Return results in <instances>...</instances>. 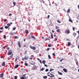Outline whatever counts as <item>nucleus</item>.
<instances>
[{"label":"nucleus","instance_id":"nucleus-17","mask_svg":"<svg viewBox=\"0 0 79 79\" xmlns=\"http://www.w3.org/2000/svg\"><path fill=\"white\" fill-rule=\"evenodd\" d=\"M24 58L25 60H28V59H29V57H28V56H25L24 57Z\"/></svg>","mask_w":79,"mask_h":79},{"label":"nucleus","instance_id":"nucleus-35","mask_svg":"<svg viewBox=\"0 0 79 79\" xmlns=\"http://www.w3.org/2000/svg\"><path fill=\"white\" fill-rule=\"evenodd\" d=\"M48 58L49 59H51V56H50V55H48Z\"/></svg>","mask_w":79,"mask_h":79},{"label":"nucleus","instance_id":"nucleus-26","mask_svg":"<svg viewBox=\"0 0 79 79\" xmlns=\"http://www.w3.org/2000/svg\"><path fill=\"white\" fill-rule=\"evenodd\" d=\"M27 44H23V47H27Z\"/></svg>","mask_w":79,"mask_h":79},{"label":"nucleus","instance_id":"nucleus-9","mask_svg":"<svg viewBox=\"0 0 79 79\" xmlns=\"http://www.w3.org/2000/svg\"><path fill=\"white\" fill-rule=\"evenodd\" d=\"M69 21L70 22V23H73V20H72L71 19V18H70V17H69Z\"/></svg>","mask_w":79,"mask_h":79},{"label":"nucleus","instance_id":"nucleus-38","mask_svg":"<svg viewBox=\"0 0 79 79\" xmlns=\"http://www.w3.org/2000/svg\"><path fill=\"white\" fill-rule=\"evenodd\" d=\"M64 60V59L62 58L61 60H60V62H62V61L63 60Z\"/></svg>","mask_w":79,"mask_h":79},{"label":"nucleus","instance_id":"nucleus-5","mask_svg":"<svg viewBox=\"0 0 79 79\" xmlns=\"http://www.w3.org/2000/svg\"><path fill=\"white\" fill-rule=\"evenodd\" d=\"M50 74L52 76H51L50 75H48V76L50 77H55V76H54V75L52 74V73H50Z\"/></svg>","mask_w":79,"mask_h":79},{"label":"nucleus","instance_id":"nucleus-21","mask_svg":"<svg viewBox=\"0 0 79 79\" xmlns=\"http://www.w3.org/2000/svg\"><path fill=\"white\" fill-rule=\"evenodd\" d=\"M31 64V65H34V64H35V62H34L32 61Z\"/></svg>","mask_w":79,"mask_h":79},{"label":"nucleus","instance_id":"nucleus-48","mask_svg":"<svg viewBox=\"0 0 79 79\" xmlns=\"http://www.w3.org/2000/svg\"><path fill=\"white\" fill-rule=\"evenodd\" d=\"M18 36H15V39H18Z\"/></svg>","mask_w":79,"mask_h":79},{"label":"nucleus","instance_id":"nucleus-4","mask_svg":"<svg viewBox=\"0 0 79 79\" xmlns=\"http://www.w3.org/2000/svg\"><path fill=\"white\" fill-rule=\"evenodd\" d=\"M65 32V33H67V34H69L70 33V31L68 29L66 30Z\"/></svg>","mask_w":79,"mask_h":79},{"label":"nucleus","instance_id":"nucleus-8","mask_svg":"<svg viewBox=\"0 0 79 79\" xmlns=\"http://www.w3.org/2000/svg\"><path fill=\"white\" fill-rule=\"evenodd\" d=\"M13 24V23H12V22H10V23H7V26H11V24Z\"/></svg>","mask_w":79,"mask_h":79},{"label":"nucleus","instance_id":"nucleus-51","mask_svg":"<svg viewBox=\"0 0 79 79\" xmlns=\"http://www.w3.org/2000/svg\"><path fill=\"white\" fill-rule=\"evenodd\" d=\"M49 74H50V72H49L47 73V75L48 76V75H48Z\"/></svg>","mask_w":79,"mask_h":79},{"label":"nucleus","instance_id":"nucleus-12","mask_svg":"<svg viewBox=\"0 0 79 79\" xmlns=\"http://www.w3.org/2000/svg\"><path fill=\"white\" fill-rule=\"evenodd\" d=\"M13 54H11V55L9 56V59H11L12 58H13Z\"/></svg>","mask_w":79,"mask_h":79},{"label":"nucleus","instance_id":"nucleus-64","mask_svg":"<svg viewBox=\"0 0 79 79\" xmlns=\"http://www.w3.org/2000/svg\"><path fill=\"white\" fill-rule=\"evenodd\" d=\"M78 9H79V5H78Z\"/></svg>","mask_w":79,"mask_h":79},{"label":"nucleus","instance_id":"nucleus-11","mask_svg":"<svg viewBox=\"0 0 79 79\" xmlns=\"http://www.w3.org/2000/svg\"><path fill=\"white\" fill-rule=\"evenodd\" d=\"M34 56V55H31V57L29 58V60H32L33 59V57Z\"/></svg>","mask_w":79,"mask_h":79},{"label":"nucleus","instance_id":"nucleus-37","mask_svg":"<svg viewBox=\"0 0 79 79\" xmlns=\"http://www.w3.org/2000/svg\"><path fill=\"white\" fill-rule=\"evenodd\" d=\"M9 27L7 26H6L5 27V29H8Z\"/></svg>","mask_w":79,"mask_h":79},{"label":"nucleus","instance_id":"nucleus-50","mask_svg":"<svg viewBox=\"0 0 79 79\" xmlns=\"http://www.w3.org/2000/svg\"><path fill=\"white\" fill-rule=\"evenodd\" d=\"M13 29L14 31H15V30L16 29V27H13Z\"/></svg>","mask_w":79,"mask_h":79},{"label":"nucleus","instance_id":"nucleus-39","mask_svg":"<svg viewBox=\"0 0 79 79\" xmlns=\"http://www.w3.org/2000/svg\"><path fill=\"white\" fill-rule=\"evenodd\" d=\"M3 38L5 39H6V35H3Z\"/></svg>","mask_w":79,"mask_h":79},{"label":"nucleus","instance_id":"nucleus-41","mask_svg":"<svg viewBox=\"0 0 79 79\" xmlns=\"http://www.w3.org/2000/svg\"><path fill=\"white\" fill-rule=\"evenodd\" d=\"M59 29V27L57 26H56V29Z\"/></svg>","mask_w":79,"mask_h":79},{"label":"nucleus","instance_id":"nucleus-1","mask_svg":"<svg viewBox=\"0 0 79 79\" xmlns=\"http://www.w3.org/2000/svg\"><path fill=\"white\" fill-rule=\"evenodd\" d=\"M26 74H24L23 75V77H21L20 78V79H27L28 78V76H26Z\"/></svg>","mask_w":79,"mask_h":79},{"label":"nucleus","instance_id":"nucleus-20","mask_svg":"<svg viewBox=\"0 0 79 79\" xmlns=\"http://www.w3.org/2000/svg\"><path fill=\"white\" fill-rule=\"evenodd\" d=\"M14 34H16V33H12V32H10V35H14Z\"/></svg>","mask_w":79,"mask_h":79},{"label":"nucleus","instance_id":"nucleus-36","mask_svg":"<svg viewBox=\"0 0 79 79\" xmlns=\"http://www.w3.org/2000/svg\"><path fill=\"white\" fill-rule=\"evenodd\" d=\"M24 64L25 66H28V64L27 63H25Z\"/></svg>","mask_w":79,"mask_h":79},{"label":"nucleus","instance_id":"nucleus-45","mask_svg":"<svg viewBox=\"0 0 79 79\" xmlns=\"http://www.w3.org/2000/svg\"><path fill=\"white\" fill-rule=\"evenodd\" d=\"M17 77H17V76H15V77L14 79H17Z\"/></svg>","mask_w":79,"mask_h":79},{"label":"nucleus","instance_id":"nucleus-54","mask_svg":"<svg viewBox=\"0 0 79 79\" xmlns=\"http://www.w3.org/2000/svg\"><path fill=\"white\" fill-rule=\"evenodd\" d=\"M42 1L43 3L44 4V3H45V2L44 1V0H42Z\"/></svg>","mask_w":79,"mask_h":79},{"label":"nucleus","instance_id":"nucleus-28","mask_svg":"<svg viewBox=\"0 0 79 79\" xmlns=\"http://www.w3.org/2000/svg\"><path fill=\"white\" fill-rule=\"evenodd\" d=\"M25 32H26V34H28L29 33V31H28L27 30H25Z\"/></svg>","mask_w":79,"mask_h":79},{"label":"nucleus","instance_id":"nucleus-57","mask_svg":"<svg viewBox=\"0 0 79 79\" xmlns=\"http://www.w3.org/2000/svg\"><path fill=\"white\" fill-rule=\"evenodd\" d=\"M50 50V48H48L47 49V51H48Z\"/></svg>","mask_w":79,"mask_h":79},{"label":"nucleus","instance_id":"nucleus-47","mask_svg":"<svg viewBox=\"0 0 79 79\" xmlns=\"http://www.w3.org/2000/svg\"><path fill=\"white\" fill-rule=\"evenodd\" d=\"M9 16H12V14H11V13L9 15Z\"/></svg>","mask_w":79,"mask_h":79},{"label":"nucleus","instance_id":"nucleus-24","mask_svg":"<svg viewBox=\"0 0 79 79\" xmlns=\"http://www.w3.org/2000/svg\"><path fill=\"white\" fill-rule=\"evenodd\" d=\"M18 60H19V57L18 56L16 57L15 58V61H16Z\"/></svg>","mask_w":79,"mask_h":79},{"label":"nucleus","instance_id":"nucleus-34","mask_svg":"<svg viewBox=\"0 0 79 79\" xmlns=\"http://www.w3.org/2000/svg\"><path fill=\"white\" fill-rule=\"evenodd\" d=\"M52 46V45L50 44H48V47H51V46Z\"/></svg>","mask_w":79,"mask_h":79},{"label":"nucleus","instance_id":"nucleus-6","mask_svg":"<svg viewBox=\"0 0 79 79\" xmlns=\"http://www.w3.org/2000/svg\"><path fill=\"white\" fill-rule=\"evenodd\" d=\"M17 43L19 46V48H21V45L20 42L19 41L17 42Z\"/></svg>","mask_w":79,"mask_h":79},{"label":"nucleus","instance_id":"nucleus-56","mask_svg":"<svg viewBox=\"0 0 79 79\" xmlns=\"http://www.w3.org/2000/svg\"><path fill=\"white\" fill-rule=\"evenodd\" d=\"M49 17H50V15H48L47 17L48 19V18H49Z\"/></svg>","mask_w":79,"mask_h":79},{"label":"nucleus","instance_id":"nucleus-7","mask_svg":"<svg viewBox=\"0 0 79 79\" xmlns=\"http://www.w3.org/2000/svg\"><path fill=\"white\" fill-rule=\"evenodd\" d=\"M3 76H4V74H3V73H1L0 75V77H1V78H3Z\"/></svg>","mask_w":79,"mask_h":79},{"label":"nucleus","instance_id":"nucleus-3","mask_svg":"<svg viewBox=\"0 0 79 79\" xmlns=\"http://www.w3.org/2000/svg\"><path fill=\"white\" fill-rule=\"evenodd\" d=\"M30 48H31V49H32V50H35L36 48H35V47L34 46L32 47V46L31 45L30 46Z\"/></svg>","mask_w":79,"mask_h":79},{"label":"nucleus","instance_id":"nucleus-18","mask_svg":"<svg viewBox=\"0 0 79 79\" xmlns=\"http://www.w3.org/2000/svg\"><path fill=\"white\" fill-rule=\"evenodd\" d=\"M50 33L51 34V39H53V34L51 32Z\"/></svg>","mask_w":79,"mask_h":79},{"label":"nucleus","instance_id":"nucleus-53","mask_svg":"<svg viewBox=\"0 0 79 79\" xmlns=\"http://www.w3.org/2000/svg\"><path fill=\"white\" fill-rule=\"evenodd\" d=\"M7 50H10V48H9V47L7 48Z\"/></svg>","mask_w":79,"mask_h":79},{"label":"nucleus","instance_id":"nucleus-15","mask_svg":"<svg viewBox=\"0 0 79 79\" xmlns=\"http://www.w3.org/2000/svg\"><path fill=\"white\" fill-rule=\"evenodd\" d=\"M19 66V65L18 64H16V65H15V69L17 68H18Z\"/></svg>","mask_w":79,"mask_h":79},{"label":"nucleus","instance_id":"nucleus-44","mask_svg":"<svg viewBox=\"0 0 79 79\" xmlns=\"http://www.w3.org/2000/svg\"><path fill=\"white\" fill-rule=\"evenodd\" d=\"M4 22H6V21H7V19H5L4 20Z\"/></svg>","mask_w":79,"mask_h":79},{"label":"nucleus","instance_id":"nucleus-19","mask_svg":"<svg viewBox=\"0 0 79 79\" xmlns=\"http://www.w3.org/2000/svg\"><path fill=\"white\" fill-rule=\"evenodd\" d=\"M58 74H59V75H63V73H62L60 72L59 71L58 72Z\"/></svg>","mask_w":79,"mask_h":79},{"label":"nucleus","instance_id":"nucleus-62","mask_svg":"<svg viewBox=\"0 0 79 79\" xmlns=\"http://www.w3.org/2000/svg\"><path fill=\"white\" fill-rule=\"evenodd\" d=\"M52 32H53V33H54V31L52 30Z\"/></svg>","mask_w":79,"mask_h":79},{"label":"nucleus","instance_id":"nucleus-46","mask_svg":"<svg viewBox=\"0 0 79 79\" xmlns=\"http://www.w3.org/2000/svg\"><path fill=\"white\" fill-rule=\"evenodd\" d=\"M46 72H47V71H48V69H47L45 70Z\"/></svg>","mask_w":79,"mask_h":79},{"label":"nucleus","instance_id":"nucleus-22","mask_svg":"<svg viewBox=\"0 0 79 79\" xmlns=\"http://www.w3.org/2000/svg\"><path fill=\"white\" fill-rule=\"evenodd\" d=\"M46 62V61H45V60H44L42 61V63H43V64H45Z\"/></svg>","mask_w":79,"mask_h":79},{"label":"nucleus","instance_id":"nucleus-25","mask_svg":"<svg viewBox=\"0 0 79 79\" xmlns=\"http://www.w3.org/2000/svg\"><path fill=\"white\" fill-rule=\"evenodd\" d=\"M43 78L44 79H47V76H44L43 77Z\"/></svg>","mask_w":79,"mask_h":79},{"label":"nucleus","instance_id":"nucleus-59","mask_svg":"<svg viewBox=\"0 0 79 79\" xmlns=\"http://www.w3.org/2000/svg\"><path fill=\"white\" fill-rule=\"evenodd\" d=\"M77 33H78V34H79V30L78 31H77Z\"/></svg>","mask_w":79,"mask_h":79},{"label":"nucleus","instance_id":"nucleus-42","mask_svg":"<svg viewBox=\"0 0 79 79\" xmlns=\"http://www.w3.org/2000/svg\"><path fill=\"white\" fill-rule=\"evenodd\" d=\"M57 22L58 23H61V22H60V20H57Z\"/></svg>","mask_w":79,"mask_h":79},{"label":"nucleus","instance_id":"nucleus-10","mask_svg":"<svg viewBox=\"0 0 79 79\" xmlns=\"http://www.w3.org/2000/svg\"><path fill=\"white\" fill-rule=\"evenodd\" d=\"M2 66H5V62H3L2 64Z\"/></svg>","mask_w":79,"mask_h":79},{"label":"nucleus","instance_id":"nucleus-29","mask_svg":"<svg viewBox=\"0 0 79 79\" xmlns=\"http://www.w3.org/2000/svg\"><path fill=\"white\" fill-rule=\"evenodd\" d=\"M53 70H54V69H50L49 72H51V71H53Z\"/></svg>","mask_w":79,"mask_h":79},{"label":"nucleus","instance_id":"nucleus-23","mask_svg":"<svg viewBox=\"0 0 79 79\" xmlns=\"http://www.w3.org/2000/svg\"><path fill=\"white\" fill-rule=\"evenodd\" d=\"M45 69V68H42L41 69H40V71H43Z\"/></svg>","mask_w":79,"mask_h":79},{"label":"nucleus","instance_id":"nucleus-40","mask_svg":"<svg viewBox=\"0 0 79 79\" xmlns=\"http://www.w3.org/2000/svg\"><path fill=\"white\" fill-rule=\"evenodd\" d=\"M56 31L57 32H60V30L59 29H58Z\"/></svg>","mask_w":79,"mask_h":79},{"label":"nucleus","instance_id":"nucleus-63","mask_svg":"<svg viewBox=\"0 0 79 79\" xmlns=\"http://www.w3.org/2000/svg\"><path fill=\"white\" fill-rule=\"evenodd\" d=\"M0 29L2 30V29H3V28H2V27H0Z\"/></svg>","mask_w":79,"mask_h":79},{"label":"nucleus","instance_id":"nucleus-55","mask_svg":"<svg viewBox=\"0 0 79 79\" xmlns=\"http://www.w3.org/2000/svg\"><path fill=\"white\" fill-rule=\"evenodd\" d=\"M52 55H53V56H55V53H53L52 54Z\"/></svg>","mask_w":79,"mask_h":79},{"label":"nucleus","instance_id":"nucleus-31","mask_svg":"<svg viewBox=\"0 0 79 79\" xmlns=\"http://www.w3.org/2000/svg\"><path fill=\"white\" fill-rule=\"evenodd\" d=\"M73 35L74 37H76V33H73Z\"/></svg>","mask_w":79,"mask_h":79},{"label":"nucleus","instance_id":"nucleus-32","mask_svg":"<svg viewBox=\"0 0 79 79\" xmlns=\"http://www.w3.org/2000/svg\"><path fill=\"white\" fill-rule=\"evenodd\" d=\"M49 40V38H46L44 40L45 41H46V40Z\"/></svg>","mask_w":79,"mask_h":79},{"label":"nucleus","instance_id":"nucleus-30","mask_svg":"<svg viewBox=\"0 0 79 79\" xmlns=\"http://www.w3.org/2000/svg\"><path fill=\"white\" fill-rule=\"evenodd\" d=\"M70 10H70L69 9H68V10H67V12L68 13H69V12H70Z\"/></svg>","mask_w":79,"mask_h":79},{"label":"nucleus","instance_id":"nucleus-14","mask_svg":"<svg viewBox=\"0 0 79 79\" xmlns=\"http://www.w3.org/2000/svg\"><path fill=\"white\" fill-rule=\"evenodd\" d=\"M68 45H67L68 47H69V46H70V45H71V43L70 42H68Z\"/></svg>","mask_w":79,"mask_h":79},{"label":"nucleus","instance_id":"nucleus-61","mask_svg":"<svg viewBox=\"0 0 79 79\" xmlns=\"http://www.w3.org/2000/svg\"><path fill=\"white\" fill-rule=\"evenodd\" d=\"M56 40H57V38H55V41H56Z\"/></svg>","mask_w":79,"mask_h":79},{"label":"nucleus","instance_id":"nucleus-2","mask_svg":"<svg viewBox=\"0 0 79 79\" xmlns=\"http://www.w3.org/2000/svg\"><path fill=\"white\" fill-rule=\"evenodd\" d=\"M12 54V50H10L8 51L7 55H11Z\"/></svg>","mask_w":79,"mask_h":79},{"label":"nucleus","instance_id":"nucleus-27","mask_svg":"<svg viewBox=\"0 0 79 79\" xmlns=\"http://www.w3.org/2000/svg\"><path fill=\"white\" fill-rule=\"evenodd\" d=\"M31 37L32 39H35V37L33 35H31Z\"/></svg>","mask_w":79,"mask_h":79},{"label":"nucleus","instance_id":"nucleus-60","mask_svg":"<svg viewBox=\"0 0 79 79\" xmlns=\"http://www.w3.org/2000/svg\"><path fill=\"white\" fill-rule=\"evenodd\" d=\"M67 40H68V41H69V39H66Z\"/></svg>","mask_w":79,"mask_h":79},{"label":"nucleus","instance_id":"nucleus-16","mask_svg":"<svg viewBox=\"0 0 79 79\" xmlns=\"http://www.w3.org/2000/svg\"><path fill=\"white\" fill-rule=\"evenodd\" d=\"M63 70L64 71V72H65V73H67V70L66 69H63Z\"/></svg>","mask_w":79,"mask_h":79},{"label":"nucleus","instance_id":"nucleus-58","mask_svg":"<svg viewBox=\"0 0 79 79\" xmlns=\"http://www.w3.org/2000/svg\"><path fill=\"white\" fill-rule=\"evenodd\" d=\"M25 60V58H24V57L22 59V60Z\"/></svg>","mask_w":79,"mask_h":79},{"label":"nucleus","instance_id":"nucleus-13","mask_svg":"<svg viewBox=\"0 0 79 79\" xmlns=\"http://www.w3.org/2000/svg\"><path fill=\"white\" fill-rule=\"evenodd\" d=\"M37 60H38L39 61L40 63V64H42V61L40 60L38 58H37Z\"/></svg>","mask_w":79,"mask_h":79},{"label":"nucleus","instance_id":"nucleus-33","mask_svg":"<svg viewBox=\"0 0 79 79\" xmlns=\"http://www.w3.org/2000/svg\"><path fill=\"white\" fill-rule=\"evenodd\" d=\"M13 4L14 5V6H15L16 5V3L13 2Z\"/></svg>","mask_w":79,"mask_h":79},{"label":"nucleus","instance_id":"nucleus-52","mask_svg":"<svg viewBox=\"0 0 79 79\" xmlns=\"http://www.w3.org/2000/svg\"><path fill=\"white\" fill-rule=\"evenodd\" d=\"M44 64V66H45L46 67H48V66H47V65H46L45 64Z\"/></svg>","mask_w":79,"mask_h":79},{"label":"nucleus","instance_id":"nucleus-43","mask_svg":"<svg viewBox=\"0 0 79 79\" xmlns=\"http://www.w3.org/2000/svg\"><path fill=\"white\" fill-rule=\"evenodd\" d=\"M6 48V46H4L2 47V48L5 49Z\"/></svg>","mask_w":79,"mask_h":79},{"label":"nucleus","instance_id":"nucleus-49","mask_svg":"<svg viewBox=\"0 0 79 79\" xmlns=\"http://www.w3.org/2000/svg\"><path fill=\"white\" fill-rule=\"evenodd\" d=\"M73 31H74L75 30V27H73Z\"/></svg>","mask_w":79,"mask_h":79}]
</instances>
